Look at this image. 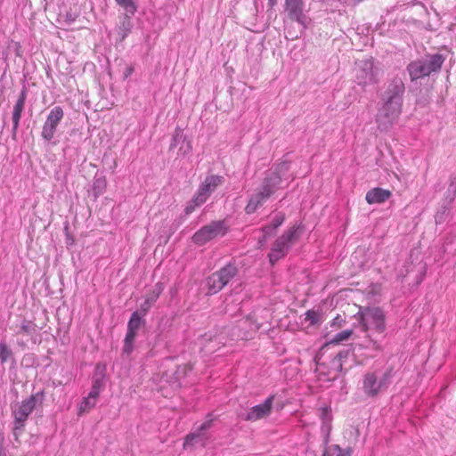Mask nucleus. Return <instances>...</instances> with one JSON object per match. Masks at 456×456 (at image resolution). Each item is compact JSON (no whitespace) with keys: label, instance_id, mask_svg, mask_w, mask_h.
I'll return each instance as SVG.
<instances>
[{"label":"nucleus","instance_id":"f257e3e1","mask_svg":"<svg viewBox=\"0 0 456 456\" xmlns=\"http://www.w3.org/2000/svg\"><path fill=\"white\" fill-rule=\"evenodd\" d=\"M404 92V83L395 77L382 94L381 105L376 115L377 126L381 132L387 131L397 122L403 110Z\"/></svg>","mask_w":456,"mask_h":456},{"label":"nucleus","instance_id":"f03ea898","mask_svg":"<svg viewBox=\"0 0 456 456\" xmlns=\"http://www.w3.org/2000/svg\"><path fill=\"white\" fill-rule=\"evenodd\" d=\"M366 333L362 346L375 352L383 350L386 331V315L378 306L361 307L355 315Z\"/></svg>","mask_w":456,"mask_h":456},{"label":"nucleus","instance_id":"7ed1b4c3","mask_svg":"<svg viewBox=\"0 0 456 456\" xmlns=\"http://www.w3.org/2000/svg\"><path fill=\"white\" fill-rule=\"evenodd\" d=\"M289 169V164L281 162L265 174L262 183L249 198L245 208L247 214L255 213L276 191L282 188V182Z\"/></svg>","mask_w":456,"mask_h":456},{"label":"nucleus","instance_id":"20e7f679","mask_svg":"<svg viewBox=\"0 0 456 456\" xmlns=\"http://www.w3.org/2000/svg\"><path fill=\"white\" fill-rule=\"evenodd\" d=\"M45 395L42 391L31 395L29 397L12 406L13 418L12 434L15 439L23 432L26 421L34 411L42 409Z\"/></svg>","mask_w":456,"mask_h":456},{"label":"nucleus","instance_id":"39448f33","mask_svg":"<svg viewBox=\"0 0 456 456\" xmlns=\"http://www.w3.org/2000/svg\"><path fill=\"white\" fill-rule=\"evenodd\" d=\"M392 367L368 371L363 376L362 390L369 397H375L386 391L392 383Z\"/></svg>","mask_w":456,"mask_h":456},{"label":"nucleus","instance_id":"423d86ee","mask_svg":"<svg viewBox=\"0 0 456 456\" xmlns=\"http://www.w3.org/2000/svg\"><path fill=\"white\" fill-rule=\"evenodd\" d=\"M300 229V225L295 224L274 240L268 254V258L272 265H274L287 256L289 249L299 239L301 235Z\"/></svg>","mask_w":456,"mask_h":456},{"label":"nucleus","instance_id":"0eeeda50","mask_svg":"<svg viewBox=\"0 0 456 456\" xmlns=\"http://www.w3.org/2000/svg\"><path fill=\"white\" fill-rule=\"evenodd\" d=\"M380 69L375 66L372 58L357 61L354 67V81L362 86H373L380 81Z\"/></svg>","mask_w":456,"mask_h":456},{"label":"nucleus","instance_id":"6e6552de","mask_svg":"<svg viewBox=\"0 0 456 456\" xmlns=\"http://www.w3.org/2000/svg\"><path fill=\"white\" fill-rule=\"evenodd\" d=\"M239 273L235 262H229L218 271L214 272L207 278V287L209 294L221 291Z\"/></svg>","mask_w":456,"mask_h":456},{"label":"nucleus","instance_id":"1a4fd4ad","mask_svg":"<svg viewBox=\"0 0 456 456\" xmlns=\"http://www.w3.org/2000/svg\"><path fill=\"white\" fill-rule=\"evenodd\" d=\"M227 230L228 227L224 220L212 221L193 234L192 242L197 246H203L217 237L224 236Z\"/></svg>","mask_w":456,"mask_h":456},{"label":"nucleus","instance_id":"9d476101","mask_svg":"<svg viewBox=\"0 0 456 456\" xmlns=\"http://www.w3.org/2000/svg\"><path fill=\"white\" fill-rule=\"evenodd\" d=\"M64 117L63 109L61 106L53 107L48 113L43 125L41 136L47 142H51L57 127Z\"/></svg>","mask_w":456,"mask_h":456},{"label":"nucleus","instance_id":"9b49d317","mask_svg":"<svg viewBox=\"0 0 456 456\" xmlns=\"http://www.w3.org/2000/svg\"><path fill=\"white\" fill-rule=\"evenodd\" d=\"M304 0H285V11L288 17L297 21L303 29H305L310 23V19L304 12Z\"/></svg>","mask_w":456,"mask_h":456},{"label":"nucleus","instance_id":"f8f14e48","mask_svg":"<svg viewBox=\"0 0 456 456\" xmlns=\"http://www.w3.org/2000/svg\"><path fill=\"white\" fill-rule=\"evenodd\" d=\"M214 418L211 413L208 414L207 419L194 431L185 436L183 447L186 448L195 443H200L202 446L206 445L208 439L204 431L209 429L213 425Z\"/></svg>","mask_w":456,"mask_h":456},{"label":"nucleus","instance_id":"ddd939ff","mask_svg":"<svg viewBox=\"0 0 456 456\" xmlns=\"http://www.w3.org/2000/svg\"><path fill=\"white\" fill-rule=\"evenodd\" d=\"M274 395L268 396L263 403L253 406L244 417L245 420L256 421L268 417L273 409Z\"/></svg>","mask_w":456,"mask_h":456},{"label":"nucleus","instance_id":"4468645a","mask_svg":"<svg viewBox=\"0 0 456 456\" xmlns=\"http://www.w3.org/2000/svg\"><path fill=\"white\" fill-rule=\"evenodd\" d=\"M164 289L163 284L161 282L156 283L153 288L147 293L145 297V300L140 305V312L142 315H145L151 307L155 304V302L159 297L160 294Z\"/></svg>","mask_w":456,"mask_h":456},{"label":"nucleus","instance_id":"2eb2a0df","mask_svg":"<svg viewBox=\"0 0 456 456\" xmlns=\"http://www.w3.org/2000/svg\"><path fill=\"white\" fill-rule=\"evenodd\" d=\"M27 98V93L25 90H22L14 107L12 112V135L15 136L18 131V127L20 125V120L21 118L22 111L24 110V105Z\"/></svg>","mask_w":456,"mask_h":456},{"label":"nucleus","instance_id":"dca6fc26","mask_svg":"<svg viewBox=\"0 0 456 456\" xmlns=\"http://www.w3.org/2000/svg\"><path fill=\"white\" fill-rule=\"evenodd\" d=\"M391 195L389 190L377 187L367 191L365 200L369 204H381L386 202Z\"/></svg>","mask_w":456,"mask_h":456},{"label":"nucleus","instance_id":"f3484780","mask_svg":"<svg viewBox=\"0 0 456 456\" xmlns=\"http://www.w3.org/2000/svg\"><path fill=\"white\" fill-rule=\"evenodd\" d=\"M422 63L425 64L427 71L430 75L433 72L440 71L445 57L441 53L428 54L425 58L420 59Z\"/></svg>","mask_w":456,"mask_h":456},{"label":"nucleus","instance_id":"a211bd4d","mask_svg":"<svg viewBox=\"0 0 456 456\" xmlns=\"http://www.w3.org/2000/svg\"><path fill=\"white\" fill-rule=\"evenodd\" d=\"M407 71L411 81H416L429 76L425 68V64L422 63L420 59L410 62L407 66Z\"/></svg>","mask_w":456,"mask_h":456},{"label":"nucleus","instance_id":"6ab92c4d","mask_svg":"<svg viewBox=\"0 0 456 456\" xmlns=\"http://www.w3.org/2000/svg\"><path fill=\"white\" fill-rule=\"evenodd\" d=\"M224 182V178L222 175H208L204 182L200 185V189L205 192L208 197L215 190L222 185Z\"/></svg>","mask_w":456,"mask_h":456},{"label":"nucleus","instance_id":"aec40b11","mask_svg":"<svg viewBox=\"0 0 456 456\" xmlns=\"http://www.w3.org/2000/svg\"><path fill=\"white\" fill-rule=\"evenodd\" d=\"M136 331L127 330L124 338L122 355L129 357L134 349V341L137 337Z\"/></svg>","mask_w":456,"mask_h":456},{"label":"nucleus","instance_id":"412c9836","mask_svg":"<svg viewBox=\"0 0 456 456\" xmlns=\"http://www.w3.org/2000/svg\"><path fill=\"white\" fill-rule=\"evenodd\" d=\"M9 361L14 362V354L5 339L0 341V363L4 364Z\"/></svg>","mask_w":456,"mask_h":456},{"label":"nucleus","instance_id":"4be33fe9","mask_svg":"<svg viewBox=\"0 0 456 456\" xmlns=\"http://www.w3.org/2000/svg\"><path fill=\"white\" fill-rule=\"evenodd\" d=\"M330 415L327 409L322 411V425L321 428L322 433L324 435L323 444L327 445L329 444V436L331 430L330 425Z\"/></svg>","mask_w":456,"mask_h":456},{"label":"nucleus","instance_id":"5701e85b","mask_svg":"<svg viewBox=\"0 0 456 456\" xmlns=\"http://www.w3.org/2000/svg\"><path fill=\"white\" fill-rule=\"evenodd\" d=\"M322 456H351V450H343L338 444L325 445Z\"/></svg>","mask_w":456,"mask_h":456},{"label":"nucleus","instance_id":"b1692460","mask_svg":"<svg viewBox=\"0 0 456 456\" xmlns=\"http://www.w3.org/2000/svg\"><path fill=\"white\" fill-rule=\"evenodd\" d=\"M353 335V330H345L333 336V338L325 343L323 347H328L332 345H338L339 343L348 340Z\"/></svg>","mask_w":456,"mask_h":456},{"label":"nucleus","instance_id":"393cba45","mask_svg":"<svg viewBox=\"0 0 456 456\" xmlns=\"http://www.w3.org/2000/svg\"><path fill=\"white\" fill-rule=\"evenodd\" d=\"M116 4L126 12V17L130 19L137 11V5L133 0H115Z\"/></svg>","mask_w":456,"mask_h":456},{"label":"nucleus","instance_id":"a878e982","mask_svg":"<svg viewBox=\"0 0 456 456\" xmlns=\"http://www.w3.org/2000/svg\"><path fill=\"white\" fill-rule=\"evenodd\" d=\"M104 370L105 367L101 369L100 364L96 366L95 373L93 377V384L92 387L95 389H102L104 387Z\"/></svg>","mask_w":456,"mask_h":456},{"label":"nucleus","instance_id":"bb28decb","mask_svg":"<svg viewBox=\"0 0 456 456\" xmlns=\"http://www.w3.org/2000/svg\"><path fill=\"white\" fill-rule=\"evenodd\" d=\"M305 321L309 323L310 326L320 325L322 322V314L320 311L314 309L306 311L305 314Z\"/></svg>","mask_w":456,"mask_h":456},{"label":"nucleus","instance_id":"cd10ccee","mask_svg":"<svg viewBox=\"0 0 456 456\" xmlns=\"http://www.w3.org/2000/svg\"><path fill=\"white\" fill-rule=\"evenodd\" d=\"M142 316L138 311L134 312L128 321L127 330L138 332L143 322Z\"/></svg>","mask_w":456,"mask_h":456},{"label":"nucleus","instance_id":"c85d7f7f","mask_svg":"<svg viewBox=\"0 0 456 456\" xmlns=\"http://www.w3.org/2000/svg\"><path fill=\"white\" fill-rule=\"evenodd\" d=\"M349 354H350V350L344 349V350H341L339 353H338L336 357L333 359L332 365L338 371H342L344 360L346 359L349 356Z\"/></svg>","mask_w":456,"mask_h":456},{"label":"nucleus","instance_id":"c756f323","mask_svg":"<svg viewBox=\"0 0 456 456\" xmlns=\"http://www.w3.org/2000/svg\"><path fill=\"white\" fill-rule=\"evenodd\" d=\"M96 404V400L86 396L83 399V401L79 404L78 414L81 415L83 413L90 411Z\"/></svg>","mask_w":456,"mask_h":456},{"label":"nucleus","instance_id":"7c9ffc66","mask_svg":"<svg viewBox=\"0 0 456 456\" xmlns=\"http://www.w3.org/2000/svg\"><path fill=\"white\" fill-rule=\"evenodd\" d=\"M185 142L186 137L183 134V132L180 128H176L173 134L172 142L170 143V150H173L176 147V145L180 142Z\"/></svg>","mask_w":456,"mask_h":456},{"label":"nucleus","instance_id":"2f4dec72","mask_svg":"<svg viewBox=\"0 0 456 456\" xmlns=\"http://www.w3.org/2000/svg\"><path fill=\"white\" fill-rule=\"evenodd\" d=\"M208 199V196L199 188L197 193L191 200H193L194 206L200 207L204 204Z\"/></svg>","mask_w":456,"mask_h":456},{"label":"nucleus","instance_id":"473e14b6","mask_svg":"<svg viewBox=\"0 0 456 456\" xmlns=\"http://www.w3.org/2000/svg\"><path fill=\"white\" fill-rule=\"evenodd\" d=\"M208 199V196L199 188L197 193L191 200H193L194 206L200 207L204 204Z\"/></svg>","mask_w":456,"mask_h":456},{"label":"nucleus","instance_id":"72a5a7b5","mask_svg":"<svg viewBox=\"0 0 456 456\" xmlns=\"http://www.w3.org/2000/svg\"><path fill=\"white\" fill-rule=\"evenodd\" d=\"M448 211H449L448 206L442 207L441 209H439L435 216L436 223L443 224L448 216Z\"/></svg>","mask_w":456,"mask_h":456},{"label":"nucleus","instance_id":"f704fd0d","mask_svg":"<svg viewBox=\"0 0 456 456\" xmlns=\"http://www.w3.org/2000/svg\"><path fill=\"white\" fill-rule=\"evenodd\" d=\"M455 180L456 179H454L451 182V183L447 189L446 198L449 200V204H451L454 200V198L456 195V181Z\"/></svg>","mask_w":456,"mask_h":456},{"label":"nucleus","instance_id":"c9c22d12","mask_svg":"<svg viewBox=\"0 0 456 456\" xmlns=\"http://www.w3.org/2000/svg\"><path fill=\"white\" fill-rule=\"evenodd\" d=\"M285 220V215L281 212L277 213L272 219L271 224L276 230L279 226H281Z\"/></svg>","mask_w":456,"mask_h":456},{"label":"nucleus","instance_id":"e433bc0d","mask_svg":"<svg viewBox=\"0 0 456 456\" xmlns=\"http://www.w3.org/2000/svg\"><path fill=\"white\" fill-rule=\"evenodd\" d=\"M119 29L122 31L121 39L124 40L131 29V23L129 21V19L126 17L125 20L121 23V26Z\"/></svg>","mask_w":456,"mask_h":456},{"label":"nucleus","instance_id":"4c0bfd02","mask_svg":"<svg viewBox=\"0 0 456 456\" xmlns=\"http://www.w3.org/2000/svg\"><path fill=\"white\" fill-rule=\"evenodd\" d=\"M105 180H102V179H96L94 181V191L95 193L96 196H98L99 194L102 193V191L105 186Z\"/></svg>","mask_w":456,"mask_h":456},{"label":"nucleus","instance_id":"58836bf2","mask_svg":"<svg viewBox=\"0 0 456 456\" xmlns=\"http://www.w3.org/2000/svg\"><path fill=\"white\" fill-rule=\"evenodd\" d=\"M191 366L190 364H184L182 366H179L176 370L177 379H180L182 377H185L189 371L191 370Z\"/></svg>","mask_w":456,"mask_h":456},{"label":"nucleus","instance_id":"ea45409f","mask_svg":"<svg viewBox=\"0 0 456 456\" xmlns=\"http://www.w3.org/2000/svg\"><path fill=\"white\" fill-rule=\"evenodd\" d=\"M198 208L197 206H194L193 200H191L185 208H184V218H186L189 215H191L195 209Z\"/></svg>","mask_w":456,"mask_h":456},{"label":"nucleus","instance_id":"a19ab883","mask_svg":"<svg viewBox=\"0 0 456 456\" xmlns=\"http://www.w3.org/2000/svg\"><path fill=\"white\" fill-rule=\"evenodd\" d=\"M20 330L22 332L29 335L32 333V331L34 330L33 327H32V323L30 322H22L21 326H20Z\"/></svg>","mask_w":456,"mask_h":456},{"label":"nucleus","instance_id":"79ce46f5","mask_svg":"<svg viewBox=\"0 0 456 456\" xmlns=\"http://www.w3.org/2000/svg\"><path fill=\"white\" fill-rule=\"evenodd\" d=\"M262 231L264 232V237L265 239L266 237L271 236L275 232V229L273 227L271 224H269L264 226L262 228Z\"/></svg>","mask_w":456,"mask_h":456},{"label":"nucleus","instance_id":"37998d69","mask_svg":"<svg viewBox=\"0 0 456 456\" xmlns=\"http://www.w3.org/2000/svg\"><path fill=\"white\" fill-rule=\"evenodd\" d=\"M346 322L345 319H343L339 314H338L331 322V326L342 327Z\"/></svg>","mask_w":456,"mask_h":456},{"label":"nucleus","instance_id":"c03bdc74","mask_svg":"<svg viewBox=\"0 0 456 456\" xmlns=\"http://www.w3.org/2000/svg\"><path fill=\"white\" fill-rule=\"evenodd\" d=\"M101 393V390L95 389L94 387H91V391L89 392L88 395L90 398H93L94 400L97 401V398Z\"/></svg>","mask_w":456,"mask_h":456},{"label":"nucleus","instance_id":"a18cd8bd","mask_svg":"<svg viewBox=\"0 0 456 456\" xmlns=\"http://www.w3.org/2000/svg\"><path fill=\"white\" fill-rule=\"evenodd\" d=\"M73 244H74L73 237L69 233H67L66 234V245L69 247V246H71Z\"/></svg>","mask_w":456,"mask_h":456},{"label":"nucleus","instance_id":"49530a36","mask_svg":"<svg viewBox=\"0 0 456 456\" xmlns=\"http://www.w3.org/2000/svg\"><path fill=\"white\" fill-rule=\"evenodd\" d=\"M192 150L191 142H187V149L184 151L183 154L191 152Z\"/></svg>","mask_w":456,"mask_h":456},{"label":"nucleus","instance_id":"de8ad7c7","mask_svg":"<svg viewBox=\"0 0 456 456\" xmlns=\"http://www.w3.org/2000/svg\"><path fill=\"white\" fill-rule=\"evenodd\" d=\"M133 71H134L133 67H128V68H126V74H125L126 77H127L128 76H130V75L133 73Z\"/></svg>","mask_w":456,"mask_h":456},{"label":"nucleus","instance_id":"09e8293b","mask_svg":"<svg viewBox=\"0 0 456 456\" xmlns=\"http://www.w3.org/2000/svg\"><path fill=\"white\" fill-rule=\"evenodd\" d=\"M0 456H5V453L4 452L2 448H0Z\"/></svg>","mask_w":456,"mask_h":456},{"label":"nucleus","instance_id":"8fccbe9b","mask_svg":"<svg viewBox=\"0 0 456 456\" xmlns=\"http://www.w3.org/2000/svg\"><path fill=\"white\" fill-rule=\"evenodd\" d=\"M270 2H273V0H270Z\"/></svg>","mask_w":456,"mask_h":456}]
</instances>
